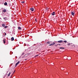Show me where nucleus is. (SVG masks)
<instances>
[{
  "mask_svg": "<svg viewBox=\"0 0 78 78\" xmlns=\"http://www.w3.org/2000/svg\"><path fill=\"white\" fill-rule=\"evenodd\" d=\"M11 41H14V37H12L11 38Z\"/></svg>",
  "mask_w": 78,
  "mask_h": 78,
  "instance_id": "nucleus-9",
  "label": "nucleus"
},
{
  "mask_svg": "<svg viewBox=\"0 0 78 78\" xmlns=\"http://www.w3.org/2000/svg\"><path fill=\"white\" fill-rule=\"evenodd\" d=\"M16 72V70H15L14 71L13 73V74H14V72Z\"/></svg>",
  "mask_w": 78,
  "mask_h": 78,
  "instance_id": "nucleus-24",
  "label": "nucleus"
},
{
  "mask_svg": "<svg viewBox=\"0 0 78 78\" xmlns=\"http://www.w3.org/2000/svg\"><path fill=\"white\" fill-rule=\"evenodd\" d=\"M7 27H8V26H5V28H7Z\"/></svg>",
  "mask_w": 78,
  "mask_h": 78,
  "instance_id": "nucleus-22",
  "label": "nucleus"
},
{
  "mask_svg": "<svg viewBox=\"0 0 78 78\" xmlns=\"http://www.w3.org/2000/svg\"><path fill=\"white\" fill-rule=\"evenodd\" d=\"M58 45H61V44H57Z\"/></svg>",
  "mask_w": 78,
  "mask_h": 78,
  "instance_id": "nucleus-26",
  "label": "nucleus"
},
{
  "mask_svg": "<svg viewBox=\"0 0 78 78\" xmlns=\"http://www.w3.org/2000/svg\"><path fill=\"white\" fill-rule=\"evenodd\" d=\"M55 43L53 42V44H49V45L50 46H51V45H55Z\"/></svg>",
  "mask_w": 78,
  "mask_h": 78,
  "instance_id": "nucleus-5",
  "label": "nucleus"
},
{
  "mask_svg": "<svg viewBox=\"0 0 78 78\" xmlns=\"http://www.w3.org/2000/svg\"><path fill=\"white\" fill-rule=\"evenodd\" d=\"M20 63V61H18L17 63H16V64L15 67H16V66H17V65H18V64H19Z\"/></svg>",
  "mask_w": 78,
  "mask_h": 78,
  "instance_id": "nucleus-4",
  "label": "nucleus"
},
{
  "mask_svg": "<svg viewBox=\"0 0 78 78\" xmlns=\"http://www.w3.org/2000/svg\"><path fill=\"white\" fill-rule=\"evenodd\" d=\"M25 60H27V59H26Z\"/></svg>",
  "mask_w": 78,
  "mask_h": 78,
  "instance_id": "nucleus-32",
  "label": "nucleus"
},
{
  "mask_svg": "<svg viewBox=\"0 0 78 78\" xmlns=\"http://www.w3.org/2000/svg\"><path fill=\"white\" fill-rule=\"evenodd\" d=\"M21 28L20 27H18V29L19 30H21Z\"/></svg>",
  "mask_w": 78,
  "mask_h": 78,
  "instance_id": "nucleus-14",
  "label": "nucleus"
},
{
  "mask_svg": "<svg viewBox=\"0 0 78 78\" xmlns=\"http://www.w3.org/2000/svg\"><path fill=\"white\" fill-rule=\"evenodd\" d=\"M72 59V58H71L70 59H69V60H70V59Z\"/></svg>",
  "mask_w": 78,
  "mask_h": 78,
  "instance_id": "nucleus-30",
  "label": "nucleus"
},
{
  "mask_svg": "<svg viewBox=\"0 0 78 78\" xmlns=\"http://www.w3.org/2000/svg\"><path fill=\"white\" fill-rule=\"evenodd\" d=\"M35 21H36V22H37V21H36V19H35Z\"/></svg>",
  "mask_w": 78,
  "mask_h": 78,
  "instance_id": "nucleus-29",
  "label": "nucleus"
},
{
  "mask_svg": "<svg viewBox=\"0 0 78 78\" xmlns=\"http://www.w3.org/2000/svg\"><path fill=\"white\" fill-rule=\"evenodd\" d=\"M77 51H78V50Z\"/></svg>",
  "mask_w": 78,
  "mask_h": 78,
  "instance_id": "nucleus-33",
  "label": "nucleus"
},
{
  "mask_svg": "<svg viewBox=\"0 0 78 78\" xmlns=\"http://www.w3.org/2000/svg\"><path fill=\"white\" fill-rule=\"evenodd\" d=\"M60 49H65V48H62V47H60L59 48Z\"/></svg>",
  "mask_w": 78,
  "mask_h": 78,
  "instance_id": "nucleus-10",
  "label": "nucleus"
},
{
  "mask_svg": "<svg viewBox=\"0 0 78 78\" xmlns=\"http://www.w3.org/2000/svg\"><path fill=\"white\" fill-rule=\"evenodd\" d=\"M25 55V53H23L22 55V56H23V55Z\"/></svg>",
  "mask_w": 78,
  "mask_h": 78,
  "instance_id": "nucleus-17",
  "label": "nucleus"
},
{
  "mask_svg": "<svg viewBox=\"0 0 78 78\" xmlns=\"http://www.w3.org/2000/svg\"><path fill=\"white\" fill-rule=\"evenodd\" d=\"M55 12H54L51 13L52 16H55Z\"/></svg>",
  "mask_w": 78,
  "mask_h": 78,
  "instance_id": "nucleus-6",
  "label": "nucleus"
},
{
  "mask_svg": "<svg viewBox=\"0 0 78 78\" xmlns=\"http://www.w3.org/2000/svg\"><path fill=\"white\" fill-rule=\"evenodd\" d=\"M7 5V3L5 2V3H4V5L6 6Z\"/></svg>",
  "mask_w": 78,
  "mask_h": 78,
  "instance_id": "nucleus-12",
  "label": "nucleus"
},
{
  "mask_svg": "<svg viewBox=\"0 0 78 78\" xmlns=\"http://www.w3.org/2000/svg\"><path fill=\"white\" fill-rule=\"evenodd\" d=\"M8 75V74H5V75Z\"/></svg>",
  "mask_w": 78,
  "mask_h": 78,
  "instance_id": "nucleus-31",
  "label": "nucleus"
},
{
  "mask_svg": "<svg viewBox=\"0 0 78 78\" xmlns=\"http://www.w3.org/2000/svg\"><path fill=\"white\" fill-rule=\"evenodd\" d=\"M77 66H78V62L77 63Z\"/></svg>",
  "mask_w": 78,
  "mask_h": 78,
  "instance_id": "nucleus-28",
  "label": "nucleus"
},
{
  "mask_svg": "<svg viewBox=\"0 0 78 78\" xmlns=\"http://www.w3.org/2000/svg\"><path fill=\"white\" fill-rule=\"evenodd\" d=\"M30 10H31V11H33L34 10V8H31L30 9Z\"/></svg>",
  "mask_w": 78,
  "mask_h": 78,
  "instance_id": "nucleus-7",
  "label": "nucleus"
},
{
  "mask_svg": "<svg viewBox=\"0 0 78 78\" xmlns=\"http://www.w3.org/2000/svg\"><path fill=\"white\" fill-rule=\"evenodd\" d=\"M55 47H57V46H58V44H57V45H55Z\"/></svg>",
  "mask_w": 78,
  "mask_h": 78,
  "instance_id": "nucleus-23",
  "label": "nucleus"
},
{
  "mask_svg": "<svg viewBox=\"0 0 78 78\" xmlns=\"http://www.w3.org/2000/svg\"><path fill=\"white\" fill-rule=\"evenodd\" d=\"M3 11L4 12H5L6 11V9H4L3 10Z\"/></svg>",
  "mask_w": 78,
  "mask_h": 78,
  "instance_id": "nucleus-8",
  "label": "nucleus"
},
{
  "mask_svg": "<svg viewBox=\"0 0 78 78\" xmlns=\"http://www.w3.org/2000/svg\"><path fill=\"white\" fill-rule=\"evenodd\" d=\"M2 27H5V24H2Z\"/></svg>",
  "mask_w": 78,
  "mask_h": 78,
  "instance_id": "nucleus-15",
  "label": "nucleus"
},
{
  "mask_svg": "<svg viewBox=\"0 0 78 78\" xmlns=\"http://www.w3.org/2000/svg\"><path fill=\"white\" fill-rule=\"evenodd\" d=\"M71 44H72V43H68V46H69Z\"/></svg>",
  "mask_w": 78,
  "mask_h": 78,
  "instance_id": "nucleus-11",
  "label": "nucleus"
},
{
  "mask_svg": "<svg viewBox=\"0 0 78 78\" xmlns=\"http://www.w3.org/2000/svg\"><path fill=\"white\" fill-rule=\"evenodd\" d=\"M27 56H28V54L25 55L23 57V58H26Z\"/></svg>",
  "mask_w": 78,
  "mask_h": 78,
  "instance_id": "nucleus-3",
  "label": "nucleus"
},
{
  "mask_svg": "<svg viewBox=\"0 0 78 78\" xmlns=\"http://www.w3.org/2000/svg\"><path fill=\"white\" fill-rule=\"evenodd\" d=\"M71 15L72 16H75V12H71Z\"/></svg>",
  "mask_w": 78,
  "mask_h": 78,
  "instance_id": "nucleus-1",
  "label": "nucleus"
},
{
  "mask_svg": "<svg viewBox=\"0 0 78 78\" xmlns=\"http://www.w3.org/2000/svg\"><path fill=\"white\" fill-rule=\"evenodd\" d=\"M39 55V54L38 55H36L35 56V57H37V56H38Z\"/></svg>",
  "mask_w": 78,
  "mask_h": 78,
  "instance_id": "nucleus-19",
  "label": "nucleus"
},
{
  "mask_svg": "<svg viewBox=\"0 0 78 78\" xmlns=\"http://www.w3.org/2000/svg\"><path fill=\"white\" fill-rule=\"evenodd\" d=\"M3 42L4 44H5V39H3Z\"/></svg>",
  "mask_w": 78,
  "mask_h": 78,
  "instance_id": "nucleus-18",
  "label": "nucleus"
},
{
  "mask_svg": "<svg viewBox=\"0 0 78 78\" xmlns=\"http://www.w3.org/2000/svg\"><path fill=\"white\" fill-rule=\"evenodd\" d=\"M5 36H6V33H5Z\"/></svg>",
  "mask_w": 78,
  "mask_h": 78,
  "instance_id": "nucleus-25",
  "label": "nucleus"
},
{
  "mask_svg": "<svg viewBox=\"0 0 78 78\" xmlns=\"http://www.w3.org/2000/svg\"><path fill=\"white\" fill-rule=\"evenodd\" d=\"M64 42H65V43H67V41H64Z\"/></svg>",
  "mask_w": 78,
  "mask_h": 78,
  "instance_id": "nucleus-21",
  "label": "nucleus"
},
{
  "mask_svg": "<svg viewBox=\"0 0 78 78\" xmlns=\"http://www.w3.org/2000/svg\"><path fill=\"white\" fill-rule=\"evenodd\" d=\"M4 19H5L6 17H5L4 18H3Z\"/></svg>",
  "mask_w": 78,
  "mask_h": 78,
  "instance_id": "nucleus-27",
  "label": "nucleus"
},
{
  "mask_svg": "<svg viewBox=\"0 0 78 78\" xmlns=\"http://www.w3.org/2000/svg\"><path fill=\"white\" fill-rule=\"evenodd\" d=\"M63 42V41L62 40H60L59 41H57V42H58V43H62Z\"/></svg>",
  "mask_w": 78,
  "mask_h": 78,
  "instance_id": "nucleus-2",
  "label": "nucleus"
},
{
  "mask_svg": "<svg viewBox=\"0 0 78 78\" xmlns=\"http://www.w3.org/2000/svg\"><path fill=\"white\" fill-rule=\"evenodd\" d=\"M10 74H11V73L9 72V74H8V76H9L10 75Z\"/></svg>",
  "mask_w": 78,
  "mask_h": 78,
  "instance_id": "nucleus-13",
  "label": "nucleus"
},
{
  "mask_svg": "<svg viewBox=\"0 0 78 78\" xmlns=\"http://www.w3.org/2000/svg\"><path fill=\"white\" fill-rule=\"evenodd\" d=\"M47 43H48V44H50V42L49 41H48L47 42Z\"/></svg>",
  "mask_w": 78,
  "mask_h": 78,
  "instance_id": "nucleus-20",
  "label": "nucleus"
},
{
  "mask_svg": "<svg viewBox=\"0 0 78 78\" xmlns=\"http://www.w3.org/2000/svg\"><path fill=\"white\" fill-rule=\"evenodd\" d=\"M25 3L24 1H22L21 2V3Z\"/></svg>",
  "mask_w": 78,
  "mask_h": 78,
  "instance_id": "nucleus-16",
  "label": "nucleus"
}]
</instances>
